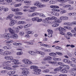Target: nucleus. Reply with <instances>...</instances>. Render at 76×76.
<instances>
[{"instance_id": "473e14b6", "label": "nucleus", "mask_w": 76, "mask_h": 76, "mask_svg": "<svg viewBox=\"0 0 76 76\" xmlns=\"http://www.w3.org/2000/svg\"><path fill=\"white\" fill-rule=\"evenodd\" d=\"M62 72L63 73H67L68 72L67 70H66V69H62Z\"/></svg>"}, {"instance_id": "a211bd4d", "label": "nucleus", "mask_w": 76, "mask_h": 76, "mask_svg": "<svg viewBox=\"0 0 76 76\" xmlns=\"http://www.w3.org/2000/svg\"><path fill=\"white\" fill-rule=\"evenodd\" d=\"M69 72L70 73H71V75H72V76H76V72H75V74L74 73V72H73L72 70H68Z\"/></svg>"}, {"instance_id": "5701e85b", "label": "nucleus", "mask_w": 76, "mask_h": 76, "mask_svg": "<svg viewBox=\"0 0 76 76\" xmlns=\"http://www.w3.org/2000/svg\"><path fill=\"white\" fill-rule=\"evenodd\" d=\"M65 66H66V65H61L60 66V69L61 70H63V69H65Z\"/></svg>"}, {"instance_id": "ea45409f", "label": "nucleus", "mask_w": 76, "mask_h": 76, "mask_svg": "<svg viewBox=\"0 0 76 76\" xmlns=\"http://www.w3.org/2000/svg\"><path fill=\"white\" fill-rule=\"evenodd\" d=\"M23 26L22 25H20V26H18L17 27L18 29H22L23 28Z\"/></svg>"}, {"instance_id": "393cba45", "label": "nucleus", "mask_w": 76, "mask_h": 76, "mask_svg": "<svg viewBox=\"0 0 76 76\" xmlns=\"http://www.w3.org/2000/svg\"><path fill=\"white\" fill-rule=\"evenodd\" d=\"M50 7L51 8H53V9H58L59 8L58 6L55 5L51 6Z\"/></svg>"}, {"instance_id": "423d86ee", "label": "nucleus", "mask_w": 76, "mask_h": 76, "mask_svg": "<svg viewBox=\"0 0 76 76\" xmlns=\"http://www.w3.org/2000/svg\"><path fill=\"white\" fill-rule=\"evenodd\" d=\"M34 6H37L38 7L42 8L46 6L45 4H42L41 3L38 1H37L34 4Z\"/></svg>"}, {"instance_id": "e433bc0d", "label": "nucleus", "mask_w": 76, "mask_h": 76, "mask_svg": "<svg viewBox=\"0 0 76 76\" xmlns=\"http://www.w3.org/2000/svg\"><path fill=\"white\" fill-rule=\"evenodd\" d=\"M28 34H34V32L33 31H27Z\"/></svg>"}, {"instance_id": "3c124183", "label": "nucleus", "mask_w": 76, "mask_h": 76, "mask_svg": "<svg viewBox=\"0 0 76 76\" xmlns=\"http://www.w3.org/2000/svg\"><path fill=\"white\" fill-rule=\"evenodd\" d=\"M19 34L21 36H23L24 35V32L23 31H20Z\"/></svg>"}, {"instance_id": "37998d69", "label": "nucleus", "mask_w": 76, "mask_h": 76, "mask_svg": "<svg viewBox=\"0 0 76 76\" xmlns=\"http://www.w3.org/2000/svg\"><path fill=\"white\" fill-rule=\"evenodd\" d=\"M51 49H45L44 52H51Z\"/></svg>"}, {"instance_id": "72a5a7b5", "label": "nucleus", "mask_w": 76, "mask_h": 76, "mask_svg": "<svg viewBox=\"0 0 76 76\" xmlns=\"http://www.w3.org/2000/svg\"><path fill=\"white\" fill-rule=\"evenodd\" d=\"M71 60L72 62H73V63H74L76 64V58H71Z\"/></svg>"}, {"instance_id": "09e8293b", "label": "nucleus", "mask_w": 76, "mask_h": 76, "mask_svg": "<svg viewBox=\"0 0 76 76\" xmlns=\"http://www.w3.org/2000/svg\"><path fill=\"white\" fill-rule=\"evenodd\" d=\"M56 50H61V47H59L58 46H57L55 48Z\"/></svg>"}, {"instance_id": "5fc2aeb1", "label": "nucleus", "mask_w": 76, "mask_h": 76, "mask_svg": "<svg viewBox=\"0 0 76 76\" xmlns=\"http://www.w3.org/2000/svg\"><path fill=\"white\" fill-rule=\"evenodd\" d=\"M3 9L4 12H7L9 10V8L7 7L4 8Z\"/></svg>"}, {"instance_id": "de8ad7c7", "label": "nucleus", "mask_w": 76, "mask_h": 76, "mask_svg": "<svg viewBox=\"0 0 76 76\" xmlns=\"http://www.w3.org/2000/svg\"><path fill=\"white\" fill-rule=\"evenodd\" d=\"M4 6H1L0 7V12H1L4 9Z\"/></svg>"}, {"instance_id": "0eeeda50", "label": "nucleus", "mask_w": 76, "mask_h": 76, "mask_svg": "<svg viewBox=\"0 0 76 76\" xmlns=\"http://www.w3.org/2000/svg\"><path fill=\"white\" fill-rule=\"evenodd\" d=\"M23 71L22 72V73L23 75H25L24 76H27V75L29 74V72L27 71V68H23L21 69ZM20 76H23L22 75H20Z\"/></svg>"}, {"instance_id": "ddd939ff", "label": "nucleus", "mask_w": 76, "mask_h": 76, "mask_svg": "<svg viewBox=\"0 0 76 76\" xmlns=\"http://www.w3.org/2000/svg\"><path fill=\"white\" fill-rule=\"evenodd\" d=\"M4 59L7 60H13V57L12 56H6L4 57Z\"/></svg>"}, {"instance_id": "bb28decb", "label": "nucleus", "mask_w": 76, "mask_h": 76, "mask_svg": "<svg viewBox=\"0 0 76 76\" xmlns=\"http://www.w3.org/2000/svg\"><path fill=\"white\" fill-rule=\"evenodd\" d=\"M30 9H31L32 12H35V9H37V7H31Z\"/></svg>"}, {"instance_id": "a19ab883", "label": "nucleus", "mask_w": 76, "mask_h": 76, "mask_svg": "<svg viewBox=\"0 0 76 76\" xmlns=\"http://www.w3.org/2000/svg\"><path fill=\"white\" fill-rule=\"evenodd\" d=\"M19 66L18 65H13L12 66V67L13 69L14 70H16L17 67H18Z\"/></svg>"}, {"instance_id": "c85d7f7f", "label": "nucleus", "mask_w": 76, "mask_h": 76, "mask_svg": "<svg viewBox=\"0 0 76 76\" xmlns=\"http://www.w3.org/2000/svg\"><path fill=\"white\" fill-rule=\"evenodd\" d=\"M39 18L38 17H34L32 18V20L33 21H36L38 20Z\"/></svg>"}, {"instance_id": "69168bd1", "label": "nucleus", "mask_w": 76, "mask_h": 76, "mask_svg": "<svg viewBox=\"0 0 76 76\" xmlns=\"http://www.w3.org/2000/svg\"><path fill=\"white\" fill-rule=\"evenodd\" d=\"M5 1L7 2V3H11L12 2V0H6Z\"/></svg>"}, {"instance_id": "9b49d317", "label": "nucleus", "mask_w": 76, "mask_h": 76, "mask_svg": "<svg viewBox=\"0 0 76 76\" xmlns=\"http://www.w3.org/2000/svg\"><path fill=\"white\" fill-rule=\"evenodd\" d=\"M0 54L2 56H8L11 54V52L8 51H5L4 52H1Z\"/></svg>"}, {"instance_id": "13d9d810", "label": "nucleus", "mask_w": 76, "mask_h": 76, "mask_svg": "<svg viewBox=\"0 0 76 76\" xmlns=\"http://www.w3.org/2000/svg\"><path fill=\"white\" fill-rule=\"evenodd\" d=\"M57 1L62 2V3H64V0H57Z\"/></svg>"}, {"instance_id": "338daca9", "label": "nucleus", "mask_w": 76, "mask_h": 76, "mask_svg": "<svg viewBox=\"0 0 76 76\" xmlns=\"http://www.w3.org/2000/svg\"><path fill=\"white\" fill-rule=\"evenodd\" d=\"M69 70H71L73 72V71H76V68H73L72 69Z\"/></svg>"}, {"instance_id": "20e7f679", "label": "nucleus", "mask_w": 76, "mask_h": 76, "mask_svg": "<svg viewBox=\"0 0 76 76\" xmlns=\"http://www.w3.org/2000/svg\"><path fill=\"white\" fill-rule=\"evenodd\" d=\"M13 29L14 30H13V29L10 27L8 28V30H9V32L10 34H14L15 33V32H16V33L19 32V31L17 30V28L14 27H13Z\"/></svg>"}, {"instance_id": "4468645a", "label": "nucleus", "mask_w": 76, "mask_h": 76, "mask_svg": "<svg viewBox=\"0 0 76 76\" xmlns=\"http://www.w3.org/2000/svg\"><path fill=\"white\" fill-rule=\"evenodd\" d=\"M53 59V58L51 56H46L43 59L44 61H46L47 60H51Z\"/></svg>"}, {"instance_id": "c03bdc74", "label": "nucleus", "mask_w": 76, "mask_h": 76, "mask_svg": "<svg viewBox=\"0 0 76 76\" xmlns=\"http://www.w3.org/2000/svg\"><path fill=\"white\" fill-rule=\"evenodd\" d=\"M69 69H70V67L69 66L65 65V69H66V70H69Z\"/></svg>"}, {"instance_id": "7c9ffc66", "label": "nucleus", "mask_w": 76, "mask_h": 76, "mask_svg": "<svg viewBox=\"0 0 76 76\" xmlns=\"http://www.w3.org/2000/svg\"><path fill=\"white\" fill-rule=\"evenodd\" d=\"M14 18H15V19H19L21 18V17L20 16L16 15L14 17Z\"/></svg>"}, {"instance_id": "864d4df0", "label": "nucleus", "mask_w": 76, "mask_h": 76, "mask_svg": "<svg viewBox=\"0 0 76 76\" xmlns=\"http://www.w3.org/2000/svg\"><path fill=\"white\" fill-rule=\"evenodd\" d=\"M74 9V7H69V8L68 9V10H72Z\"/></svg>"}, {"instance_id": "aec40b11", "label": "nucleus", "mask_w": 76, "mask_h": 76, "mask_svg": "<svg viewBox=\"0 0 76 76\" xmlns=\"http://www.w3.org/2000/svg\"><path fill=\"white\" fill-rule=\"evenodd\" d=\"M16 54L17 56H21L23 54V52L22 51L18 52L16 53Z\"/></svg>"}, {"instance_id": "1a4fd4ad", "label": "nucleus", "mask_w": 76, "mask_h": 76, "mask_svg": "<svg viewBox=\"0 0 76 76\" xmlns=\"http://www.w3.org/2000/svg\"><path fill=\"white\" fill-rule=\"evenodd\" d=\"M22 61L24 63L26 64H32V62L27 59H23L22 60Z\"/></svg>"}, {"instance_id": "c9c22d12", "label": "nucleus", "mask_w": 76, "mask_h": 76, "mask_svg": "<svg viewBox=\"0 0 76 76\" xmlns=\"http://www.w3.org/2000/svg\"><path fill=\"white\" fill-rule=\"evenodd\" d=\"M67 35L68 37H72L73 35V34L70 32L67 33Z\"/></svg>"}, {"instance_id": "774afa93", "label": "nucleus", "mask_w": 76, "mask_h": 76, "mask_svg": "<svg viewBox=\"0 0 76 76\" xmlns=\"http://www.w3.org/2000/svg\"><path fill=\"white\" fill-rule=\"evenodd\" d=\"M59 76H67L66 74H61L59 75Z\"/></svg>"}, {"instance_id": "bf43d9fd", "label": "nucleus", "mask_w": 76, "mask_h": 76, "mask_svg": "<svg viewBox=\"0 0 76 76\" xmlns=\"http://www.w3.org/2000/svg\"><path fill=\"white\" fill-rule=\"evenodd\" d=\"M64 29V28H61V27H60L58 28V30L60 31H63V30Z\"/></svg>"}, {"instance_id": "49530a36", "label": "nucleus", "mask_w": 76, "mask_h": 76, "mask_svg": "<svg viewBox=\"0 0 76 76\" xmlns=\"http://www.w3.org/2000/svg\"><path fill=\"white\" fill-rule=\"evenodd\" d=\"M52 11H53V12H60V10L56 9H52L51 10Z\"/></svg>"}, {"instance_id": "f03ea898", "label": "nucleus", "mask_w": 76, "mask_h": 76, "mask_svg": "<svg viewBox=\"0 0 76 76\" xmlns=\"http://www.w3.org/2000/svg\"><path fill=\"white\" fill-rule=\"evenodd\" d=\"M7 20H9L10 19V23H9V25L11 26H13L14 25H15L16 23H17V20H14L13 18H11L10 15H8L7 17L6 18Z\"/></svg>"}, {"instance_id": "f257e3e1", "label": "nucleus", "mask_w": 76, "mask_h": 76, "mask_svg": "<svg viewBox=\"0 0 76 76\" xmlns=\"http://www.w3.org/2000/svg\"><path fill=\"white\" fill-rule=\"evenodd\" d=\"M4 38L6 39H8L11 38L13 39H16L18 38V35L16 34H15L13 35H12L10 33H5L4 34Z\"/></svg>"}, {"instance_id": "dca6fc26", "label": "nucleus", "mask_w": 76, "mask_h": 76, "mask_svg": "<svg viewBox=\"0 0 76 76\" xmlns=\"http://www.w3.org/2000/svg\"><path fill=\"white\" fill-rule=\"evenodd\" d=\"M11 10L12 12H18L20 11V9L18 8L15 9L14 8H11Z\"/></svg>"}, {"instance_id": "9d476101", "label": "nucleus", "mask_w": 76, "mask_h": 76, "mask_svg": "<svg viewBox=\"0 0 76 76\" xmlns=\"http://www.w3.org/2000/svg\"><path fill=\"white\" fill-rule=\"evenodd\" d=\"M38 69V67L36 66H34V67L33 70V72H34L33 73V74H34V75H39V74H40L39 73L37 72V71L38 70L37 69Z\"/></svg>"}, {"instance_id": "b1692460", "label": "nucleus", "mask_w": 76, "mask_h": 76, "mask_svg": "<svg viewBox=\"0 0 76 76\" xmlns=\"http://www.w3.org/2000/svg\"><path fill=\"white\" fill-rule=\"evenodd\" d=\"M16 73V71H11L9 72V74L10 76H11L12 75H13V74H14Z\"/></svg>"}, {"instance_id": "412c9836", "label": "nucleus", "mask_w": 76, "mask_h": 76, "mask_svg": "<svg viewBox=\"0 0 76 76\" xmlns=\"http://www.w3.org/2000/svg\"><path fill=\"white\" fill-rule=\"evenodd\" d=\"M25 23V22L23 21H19L17 22V24L18 25H22V24H23V23Z\"/></svg>"}, {"instance_id": "6e6d98bb", "label": "nucleus", "mask_w": 76, "mask_h": 76, "mask_svg": "<svg viewBox=\"0 0 76 76\" xmlns=\"http://www.w3.org/2000/svg\"><path fill=\"white\" fill-rule=\"evenodd\" d=\"M31 55L32 56H36V55H37V53L35 52L32 51Z\"/></svg>"}, {"instance_id": "052dcab7", "label": "nucleus", "mask_w": 76, "mask_h": 76, "mask_svg": "<svg viewBox=\"0 0 76 76\" xmlns=\"http://www.w3.org/2000/svg\"><path fill=\"white\" fill-rule=\"evenodd\" d=\"M37 72L38 73H40L38 75H40V72H41V70L40 69H38V68L37 69Z\"/></svg>"}, {"instance_id": "c756f323", "label": "nucleus", "mask_w": 76, "mask_h": 76, "mask_svg": "<svg viewBox=\"0 0 76 76\" xmlns=\"http://www.w3.org/2000/svg\"><path fill=\"white\" fill-rule=\"evenodd\" d=\"M8 46H5L3 47L4 49L5 50H8L9 49H10L12 48V47H10V48H9L8 47Z\"/></svg>"}, {"instance_id": "7ed1b4c3", "label": "nucleus", "mask_w": 76, "mask_h": 76, "mask_svg": "<svg viewBox=\"0 0 76 76\" xmlns=\"http://www.w3.org/2000/svg\"><path fill=\"white\" fill-rule=\"evenodd\" d=\"M10 63H11V61H6L4 62L3 63V64L4 65L3 68L7 70H12V67L8 66L7 65L8 64Z\"/></svg>"}, {"instance_id": "a18cd8bd", "label": "nucleus", "mask_w": 76, "mask_h": 76, "mask_svg": "<svg viewBox=\"0 0 76 76\" xmlns=\"http://www.w3.org/2000/svg\"><path fill=\"white\" fill-rule=\"evenodd\" d=\"M39 15V13L38 12H35L32 13V15L33 16H35V15Z\"/></svg>"}, {"instance_id": "cd10ccee", "label": "nucleus", "mask_w": 76, "mask_h": 76, "mask_svg": "<svg viewBox=\"0 0 76 76\" xmlns=\"http://www.w3.org/2000/svg\"><path fill=\"white\" fill-rule=\"evenodd\" d=\"M48 63H50V64H56L57 61H48Z\"/></svg>"}, {"instance_id": "4be33fe9", "label": "nucleus", "mask_w": 76, "mask_h": 76, "mask_svg": "<svg viewBox=\"0 0 76 76\" xmlns=\"http://www.w3.org/2000/svg\"><path fill=\"white\" fill-rule=\"evenodd\" d=\"M26 43H27V44H28V45H33V44H34V43H33V41L32 40H31L29 42H26Z\"/></svg>"}, {"instance_id": "4c0bfd02", "label": "nucleus", "mask_w": 76, "mask_h": 76, "mask_svg": "<svg viewBox=\"0 0 76 76\" xmlns=\"http://www.w3.org/2000/svg\"><path fill=\"white\" fill-rule=\"evenodd\" d=\"M22 4L21 3H20L17 4H15L14 5V7H19V6H20L21 5H22Z\"/></svg>"}, {"instance_id": "2eb2a0df", "label": "nucleus", "mask_w": 76, "mask_h": 76, "mask_svg": "<svg viewBox=\"0 0 76 76\" xmlns=\"http://www.w3.org/2000/svg\"><path fill=\"white\" fill-rule=\"evenodd\" d=\"M63 61L65 63H69V64H71L72 61H70L69 60L67 59H64L63 60Z\"/></svg>"}, {"instance_id": "8fccbe9b", "label": "nucleus", "mask_w": 76, "mask_h": 76, "mask_svg": "<svg viewBox=\"0 0 76 76\" xmlns=\"http://www.w3.org/2000/svg\"><path fill=\"white\" fill-rule=\"evenodd\" d=\"M40 54L42 55V56H44L45 55V53L43 52L40 51Z\"/></svg>"}, {"instance_id": "f3484780", "label": "nucleus", "mask_w": 76, "mask_h": 76, "mask_svg": "<svg viewBox=\"0 0 76 76\" xmlns=\"http://www.w3.org/2000/svg\"><path fill=\"white\" fill-rule=\"evenodd\" d=\"M67 26H70L72 25H76V21H73L70 23V22H67Z\"/></svg>"}, {"instance_id": "603ef678", "label": "nucleus", "mask_w": 76, "mask_h": 76, "mask_svg": "<svg viewBox=\"0 0 76 76\" xmlns=\"http://www.w3.org/2000/svg\"><path fill=\"white\" fill-rule=\"evenodd\" d=\"M68 3L69 4H73L74 3V2L72 1H71V0H69L68 1Z\"/></svg>"}, {"instance_id": "6e6552de", "label": "nucleus", "mask_w": 76, "mask_h": 76, "mask_svg": "<svg viewBox=\"0 0 76 76\" xmlns=\"http://www.w3.org/2000/svg\"><path fill=\"white\" fill-rule=\"evenodd\" d=\"M55 19H57V18L54 17L47 18H46L44 22L45 23H48V22L49 20H55Z\"/></svg>"}, {"instance_id": "f704fd0d", "label": "nucleus", "mask_w": 76, "mask_h": 76, "mask_svg": "<svg viewBox=\"0 0 76 76\" xmlns=\"http://www.w3.org/2000/svg\"><path fill=\"white\" fill-rule=\"evenodd\" d=\"M72 62L71 64H70V66L73 67H76V65L74 64H72Z\"/></svg>"}, {"instance_id": "f8f14e48", "label": "nucleus", "mask_w": 76, "mask_h": 76, "mask_svg": "<svg viewBox=\"0 0 76 76\" xmlns=\"http://www.w3.org/2000/svg\"><path fill=\"white\" fill-rule=\"evenodd\" d=\"M47 31L49 33L48 35V37L49 38L53 37V31L51 30L48 29Z\"/></svg>"}, {"instance_id": "6ab92c4d", "label": "nucleus", "mask_w": 76, "mask_h": 76, "mask_svg": "<svg viewBox=\"0 0 76 76\" xmlns=\"http://www.w3.org/2000/svg\"><path fill=\"white\" fill-rule=\"evenodd\" d=\"M15 15H23V12H16L15 13Z\"/></svg>"}, {"instance_id": "4d7b16f0", "label": "nucleus", "mask_w": 76, "mask_h": 76, "mask_svg": "<svg viewBox=\"0 0 76 76\" xmlns=\"http://www.w3.org/2000/svg\"><path fill=\"white\" fill-rule=\"evenodd\" d=\"M18 61H19L18 60H17V61L16 62L15 61L14 63V64L15 65L19 64V62H18Z\"/></svg>"}, {"instance_id": "79ce46f5", "label": "nucleus", "mask_w": 76, "mask_h": 76, "mask_svg": "<svg viewBox=\"0 0 76 76\" xmlns=\"http://www.w3.org/2000/svg\"><path fill=\"white\" fill-rule=\"evenodd\" d=\"M64 37L65 38H66L67 39H70V38L67 35V34H65L64 35Z\"/></svg>"}, {"instance_id": "2f4dec72", "label": "nucleus", "mask_w": 76, "mask_h": 76, "mask_svg": "<svg viewBox=\"0 0 76 76\" xmlns=\"http://www.w3.org/2000/svg\"><path fill=\"white\" fill-rule=\"evenodd\" d=\"M71 7V5L67 4L65 5V6H63V7L64 8H68V7Z\"/></svg>"}, {"instance_id": "0e129e2a", "label": "nucleus", "mask_w": 76, "mask_h": 76, "mask_svg": "<svg viewBox=\"0 0 76 76\" xmlns=\"http://www.w3.org/2000/svg\"><path fill=\"white\" fill-rule=\"evenodd\" d=\"M69 17H67L64 16V20H68Z\"/></svg>"}, {"instance_id": "680f3d73", "label": "nucleus", "mask_w": 76, "mask_h": 76, "mask_svg": "<svg viewBox=\"0 0 76 76\" xmlns=\"http://www.w3.org/2000/svg\"><path fill=\"white\" fill-rule=\"evenodd\" d=\"M25 37L26 38H30V36H29V35L28 34H27L25 36Z\"/></svg>"}, {"instance_id": "58836bf2", "label": "nucleus", "mask_w": 76, "mask_h": 76, "mask_svg": "<svg viewBox=\"0 0 76 76\" xmlns=\"http://www.w3.org/2000/svg\"><path fill=\"white\" fill-rule=\"evenodd\" d=\"M67 12V11L66 10H62L60 12V13L61 14H63V13H65Z\"/></svg>"}, {"instance_id": "39448f33", "label": "nucleus", "mask_w": 76, "mask_h": 76, "mask_svg": "<svg viewBox=\"0 0 76 76\" xmlns=\"http://www.w3.org/2000/svg\"><path fill=\"white\" fill-rule=\"evenodd\" d=\"M62 22V20L61 19L59 20H56L53 22V24L52 25L53 27H57L59 26V24L58 23H61Z\"/></svg>"}, {"instance_id": "e2e57ef3", "label": "nucleus", "mask_w": 76, "mask_h": 76, "mask_svg": "<svg viewBox=\"0 0 76 76\" xmlns=\"http://www.w3.org/2000/svg\"><path fill=\"white\" fill-rule=\"evenodd\" d=\"M56 53H57V54L58 55H59V56H62L63 55V53H60V52H56Z\"/></svg>"}, {"instance_id": "a878e982", "label": "nucleus", "mask_w": 76, "mask_h": 76, "mask_svg": "<svg viewBox=\"0 0 76 76\" xmlns=\"http://www.w3.org/2000/svg\"><path fill=\"white\" fill-rule=\"evenodd\" d=\"M49 56H52V57H53V56H56V53H50L49 54Z\"/></svg>"}]
</instances>
